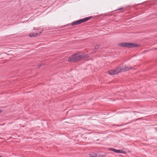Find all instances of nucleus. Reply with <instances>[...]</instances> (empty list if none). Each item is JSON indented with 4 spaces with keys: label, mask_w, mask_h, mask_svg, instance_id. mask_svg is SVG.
Returning <instances> with one entry per match:
<instances>
[{
    "label": "nucleus",
    "mask_w": 157,
    "mask_h": 157,
    "mask_svg": "<svg viewBox=\"0 0 157 157\" xmlns=\"http://www.w3.org/2000/svg\"><path fill=\"white\" fill-rule=\"evenodd\" d=\"M84 56L80 53H75L68 58V61L70 62H76L83 59Z\"/></svg>",
    "instance_id": "nucleus-1"
},
{
    "label": "nucleus",
    "mask_w": 157,
    "mask_h": 157,
    "mask_svg": "<svg viewBox=\"0 0 157 157\" xmlns=\"http://www.w3.org/2000/svg\"><path fill=\"white\" fill-rule=\"evenodd\" d=\"M92 17V16H90L86 17L83 19H81L78 21H73L70 24L72 25H79L82 23L85 22Z\"/></svg>",
    "instance_id": "nucleus-2"
},
{
    "label": "nucleus",
    "mask_w": 157,
    "mask_h": 157,
    "mask_svg": "<svg viewBox=\"0 0 157 157\" xmlns=\"http://www.w3.org/2000/svg\"><path fill=\"white\" fill-rule=\"evenodd\" d=\"M118 68L114 70H111L108 71V73L110 75H115L119 73Z\"/></svg>",
    "instance_id": "nucleus-3"
},
{
    "label": "nucleus",
    "mask_w": 157,
    "mask_h": 157,
    "mask_svg": "<svg viewBox=\"0 0 157 157\" xmlns=\"http://www.w3.org/2000/svg\"><path fill=\"white\" fill-rule=\"evenodd\" d=\"M127 48H132L135 47H139L140 46V45L139 44L136 43H131L128 42Z\"/></svg>",
    "instance_id": "nucleus-4"
},
{
    "label": "nucleus",
    "mask_w": 157,
    "mask_h": 157,
    "mask_svg": "<svg viewBox=\"0 0 157 157\" xmlns=\"http://www.w3.org/2000/svg\"><path fill=\"white\" fill-rule=\"evenodd\" d=\"M109 150L111 151H113V152L117 153H125V152L124 151H122V150H116L115 149L112 148H109Z\"/></svg>",
    "instance_id": "nucleus-5"
},
{
    "label": "nucleus",
    "mask_w": 157,
    "mask_h": 157,
    "mask_svg": "<svg viewBox=\"0 0 157 157\" xmlns=\"http://www.w3.org/2000/svg\"><path fill=\"white\" fill-rule=\"evenodd\" d=\"M128 42L122 43H119L118 45L119 47H127Z\"/></svg>",
    "instance_id": "nucleus-6"
},
{
    "label": "nucleus",
    "mask_w": 157,
    "mask_h": 157,
    "mask_svg": "<svg viewBox=\"0 0 157 157\" xmlns=\"http://www.w3.org/2000/svg\"><path fill=\"white\" fill-rule=\"evenodd\" d=\"M41 33L40 32L39 34H38V33H31L29 34V36L30 37H33L38 36L40 34H41Z\"/></svg>",
    "instance_id": "nucleus-7"
},
{
    "label": "nucleus",
    "mask_w": 157,
    "mask_h": 157,
    "mask_svg": "<svg viewBox=\"0 0 157 157\" xmlns=\"http://www.w3.org/2000/svg\"><path fill=\"white\" fill-rule=\"evenodd\" d=\"M124 67H118V71H119V73H120L122 71H124Z\"/></svg>",
    "instance_id": "nucleus-8"
},
{
    "label": "nucleus",
    "mask_w": 157,
    "mask_h": 157,
    "mask_svg": "<svg viewBox=\"0 0 157 157\" xmlns=\"http://www.w3.org/2000/svg\"><path fill=\"white\" fill-rule=\"evenodd\" d=\"M132 67H130L129 66L124 67V71H127L129 70L132 69Z\"/></svg>",
    "instance_id": "nucleus-9"
},
{
    "label": "nucleus",
    "mask_w": 157,
    "mask_h": 157,
    "mask_svg": "<svg viewBox=\"0 0 157 157\" xmlns=\"http://www.w3.org/2000/svg\"><path fill=\"white\" fill-rule=\"evenodd\" d=\"M83 56H84L83 59L86 58H88L89 57V56L87 54H86L84 55H82Z\"/></svg>",
    "instance_id": "nucleus-10"
},
{
    "label": "nucleus",
    "mask_w": 157,
    "mask_h": 157,
    "mask_svg": "<svg viewBox=\"0 0 157 157\" xmlns=\"http://www.w3.org/2000/svg\"><path fill=\"white\" fill-rule=\"evenodd\" d=\"M99 48V45H98L95 47L94 48L95 49H97Z\"/></svg>",
    "instance_id": "nucleus-11"
},
{
    "label": "nucleus",
    "mask_w": 157,
    "mask_h": 157,
    "mask_svg": "<svg viewBox=\"0 0 157 157\" xmlns=\"http://www.w3.org/2000/svg\"><path fill=\"white\" fill-rule=\"evenodd\" d=\"M105 155V157H106V154H104V155H101V154H98V156H98V157H100V155Z\"/></svg>",
    "instance_id": "nucleus-12"
},
{
    "label": "nucleus",
    "mask_w": 157,
    "mask_h": 157,
    "mask_svg": "<svg viewBox=\"0 0 157 157\" xmlns=\"http://www.w3.org/2000/svg\"><path fill=\"white\" fill-rule=\"evenodd\" d=\"M43 65V64H39V65H37V67H40L42 65Z\"/></svg>",
    "instance_id": "nucleus-13"
},
{
    "label": "nucleus",
    "mask_w": 157,
    "mask_h": 157,
    "mask_svg": "<svg viewBox=\"0 0 157 157\" xmlns=\"http://www.w3.org/2000/svg\"><path fill=\"white\" fill-rule=\"evenodd\" d=\"M122 9V8H120V9H117V10H121Z\"/></svg>",
    "instance_id": "nucleus-14"
},
{
    "label": "nucleus",
    "mask_w": 157,
    "mask_h": 157,
    "mask_svg": "<svg viewBox=\"0 0 157 157\" xmlns=\"http://www.w3.org/2000/svg\"><path fill=\"white\" fill-rule=\"evenodd\" d=\"M140 119H141L140 118H138V119H137L136 120L137 121V120H140Z\"/></svg>",
    "instance_id": "nucleus-15"
},
{
    "label": "nucleus",
    "mask_w": 157,
    "mask_h": 157,
    "mask_svg": "<svg viewBox=\"0 0 157 157\" xmlns=\"http://www.w3.org/2000/svg\"><path fill=\"white\" fill-rule=\"evenodd\" d=\"M2 110H1L0 109V113H2Z\"/></svg>",
    "instance_id": "nucleus-16"
}]
</instances>
